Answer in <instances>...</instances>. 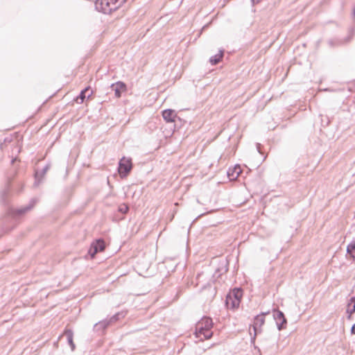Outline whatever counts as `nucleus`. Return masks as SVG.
I'll return each instance as SVG.
<instances>
[{
  "instance_id": "f257e3e1",
  "label": "nucleus",
  "mask_w": 355,
  "mask_h": 355,
  "mask_svg": "<svg viewBox=\"0 0 355 355\" xmlns=\"http://www.w3.org/2000/svg\"><path fill=\"white\" fill-rule=\"evenodd\" d=\"M213 327V322L211 318L209 317H203L196 326V337L202 338V336L206 340L209 339L213 333L211 331V328Z\"/></svg>"
},
{
  "instance_id": "f03ea898",
  "label": "nucleus",
  "mask_w": 355,
  "mask_h": 355,
  "mask_svg": "<svg viewBox=\"0 0 355 355\" xmlns=\"http://www.w3.org/2000/svg\"><path fill=\"white\" fill-rule=\"evenodd\" d=\"M268 313V312H262L254 318L253 324H252L254 335L251 336L250 343L254 345L255 349L257 348V346H255L256 336L261 332V327L265 322V315Z\"/></svg>"
},
{
  "instance_id": "7ed1b4c3",
  "label": "nucleus",
  "mask_w": 355,
  "mask_h": 355,
  "mask_svg": "<svg viewBox=\"0 0 355 355\" xmlns=\"http://www.w3.org/2000/svg\"><path fill=\"white\" fill-rule=\"evenodd\" d=\"M119 0H97L95 2V8L98 12L104 14L110 13L112 10L116 8V3ZM125 0H121V3L125 2Z\"/></svg>"
},
{
  "instance_id": "20e7f679",
  "label": "nucleus",
  "mask_w": 355,
  "mask_h": 355,
  "mask_svg": "<svg viewBox=\"0 0 355 355\" xmlns=\"http://www.w3.org/2000/svg\"><path fill=\"white\" fill-rule=\"evenodd\" d=\"M132 168V160L123 157L119 162L118 172L121 178L126 177Z\"/></svg>"
},
{
  "instance_id": "39448f33",
  "label": "nucleus",
  "mask_w": 355,
  "mask_h": 355,
  "mask_svg": "<svg viewBox=\"0 0 355 355\" xmlns=\"http://www.w3.org/2000/svg\"><path fill=\"white\" fill-rule=\"evenodd\" d=\"M273 318L275 320L278 330L281 331L286 328L287 320L282 311L279 310H274Z\"/></svg>"
},
{
  "instance_id": "423d86ee",
  "label": "nucleus",
  "mask_w": 355,
  "mask_h": 355,
  "mask_svg": "<svg viewBox=\"0 0 355 355\" xmlns=\"http://www.w3.org/2000/svg\"><path fill=\"white\" fill-rule=\"evenodd\" d=\"M105 248L104 241L103 239H97L91 244L88 253L93 258L98 252L104 250Z\"/></svg>"
},
{
  "instance_id": "0eeeda50",
  "label": "nucleus",
  "mask_w": 355,
  "mask_h": 355,
  "mask_svg": "<svg viewBox=\"0 0 355 355\" xmlns=\"http://www.w3.org/2000/svg\"><path fill=\"white\" fill-rule=\"evenodd\" d=\"M35 204V200L33 199L30 201V202L27 205L22 206L21 207L16 208V209H12L11 210V214L14 217L21 216L24 215V214H26V212H28V211H30L33 207Z\"/></svg>"
},
{
  "instance_id": "6e6552de",
  "label": "nucleus",
  "mask_w": 355,
  "mask_h": 355,
  "mask_svg": "<svg viewBox=\"0 0 355 355\" xmlns=\"http://www.w3.org/2000/svg\"><path fill=\"white\" fill-rule=\"evenodd\" d=\"M162 116L163 119L167 122V123H172L175 122L176 119H180V117H178L175 112V110L172 109H166L162 111Z\"/></svg>"
},
{
  "instance_id": "1a4fd4ad",
  "label": "nucleus",
  "mask_w": 355,
  "mask_h": 355,
  "mask_svg": "<svg viewBox=\"0 0 355 355\" xmlns=\"http://www.w3.org/2000/svg\"><path fill=\"white\" fill-rule=\"evenodd\" d=\"M111 88L114 92L116 97L120 98L122 92L127 89V86L123 82L117 81L111 85Z\"/></svg>"
},
{
  "instance_id": "9d476101",
  "label": "nucleus",
  "mask_w": 355,
  "mask_h": 355,
  "mask_svg": "<svg viewBox=\"0 0 355 355\" xmlns=\"http://www.w3.org/2000/svg\"><path fill=\"white\" fill-rule=\"evenodd\" d=\"M50 167H51V164L49 163V164H46L45 165V166L42 170L35 171V181L34 183L35 187L39 185V184L42 181V179L45 175L46 173L48 171V170L50 168Z\"/></svg>"
},
{
  "instance_id": "9b49d317",
  "label": "nucleus",
  "mask_w": 355,
  "mask_h": 355,
  "mask_svg": "<svg viewBox=\"0 0 355 355\" xmlns=\"http://www.w3.org/2000/svg\"><path fill=\"white\" fill-rule=\"evenodd\" d=\"M62 336H65L68 344L71 347V351H74L76 346L73 343V333L71 329H66Z\"/></svg>"
},
{
  "instance_id": "f8f14e48",
  "label": "nucleus",
  "mask_w": 355,
  "mask_h": 355,
  "mask_svg": "<svg viewBox=\"0 0 355 355\" xmlns=\"http://www.w3.org/2000/svg\"><path fill=\"white\" fill-rule=\"evenodd\" d=\"M241 173V170L239 166L236 165L234 168H229L227 171V176L230 180L236 179Z\"/></svg>"
},
{
  "instance_id": "ddd939ff",
  "label": "nucleus",
  "mask_w": 355,
  "mask_h": 355,
  "mask_svg": "<svg viewBox=\"0 0 355 355\" xmlns=\"http://www.w3.org/2000/svg\"><path fill=\"white\" fill-rule=\"evenodd\" d=\"M110 324V321L108 319H105L96 323L94 327V330L96 331H103Z\"/></svg>"
},
{
  "instance_id": "4468645a",
  "label": "nucleus",
  "mask_w": 355,
  "mask_h": 355,
  "mask_svg": "<svg viewBox=\"0 0 355 355\" xmlns=\"http://www.w3.org/2000/svg\"><path fill=\"white\" fill-rule=\"evenodd\" d=\"M225 303L228 307L232 309L236 308L239 306L240 301L235 300L231 295H227L225 300Z\"/></svg>"
},
{
  "instance_id": "2eb2a0df",
  "label": "nucleus",
  "mask_w": 355,
  "mask_h": 355,
  "mask_svg": "<svg viewBox=\"0 0 355 355\" xmlns=\"http://www.w3.org/2000/svg\"><path fill=\"white\" fill-rule=\"evenodd\" d=\"M90 87H87L84 89H83L80 94L77 96L76 101L78 102V100L80 99V103H83L86 97L89 98L92 94V92H90Z\"/></svg>"
},
{
  "instance_id": "dca6fc26",
  "label": "nucleus",
  "mask_w": 355,
  "mask_h": 355,
  "mask_svg": "<svg viewBox=\"0 0 355 355\" xmlns=\"http://www.w3.org/2000/svg\"><path fill=\"white\" fill-rule=\"evenodd\" d=\"M224 55V50H220L219 53L212 55L209 58V62L211 65H216L220 62Z\"/></svg>"
},
{
  "instance_id": "f3484780",
  "label": "nucleus",
  "mask_w": 355,
  "mask_h": 355,
  "mask_svg": "<svg viewBox=\"0 0 355 355\" xmlns=\"http://www.w3.org/2000/svg\"><path fill=\"white\" fill-rule=\"evenodd\" d=\"M347 253L350 257L355 260V241H352L348 244L347 246Z\"/></svg>"
},
{
  "instance_id": "a211bd4d",
  "label": "nucleus",
  "mask_w": 355,
  "mask_h": 355,
  "mask_svg": "<svg viewBox=\"0 0 355 355\" xmlns=\"http://www.w3.org/2000/svg\"><path fill=\"white\" fill-rule=\"evenodd\" d=\"M347 313L348 314V318H349L351 315L355 313V302L351 303L350 300H349L347 305Z\"/></svg>"
},
{
  "instance_id": "6ab92c4d",
  "label": "nucleus",
  "mask_w": 355,
  "mask_h": 355,
  "mask_svg": "<svg viewBox=\"0 0 355 355\" xmlns=\"http://www.w3.org/2000/svg\"><path fill=\"white\" fill-rule=\"evenodd\" d=\"M125 314L123 312H119L113 315L110 318L108 319L110 321V324L119 320L121 318H123Z\"/></svg>"
},
{
  "instance_id": "aec40b11",
  "label": "nucleus",
  "mask_w": 355,
  "mask_h": 355,
  "mask_svg": "<svg viewBox=\"0 0 355 355\" xmlns=\"http://www.w3.org/2000/svg\"><path fill=\"white\" fill-rule=\"evenodd\" d=\"M233 298L241 301L242 297V290L240 288H235L233 291Z\"/></svg>"
},
{
  "instance_id": "412c9836",
  "label": "nucleus",
  "mask_w": 355,
  "mask_h": 355,
  "mask_svg": "<svg viewBox=\"0 0 355 355\" xmlns=\"http://www.w3.org/2000/svg\"><path fill=\"white\" fill-rule=\"evenodd\" d=\"M129 210L128 206L123 203L119 206L118 211L123 214H126Z\"/></svg>"
},
{
  "instance_id": "4be33fe9",
  "label": "nucleus",
  "mask_w": 355,
  "mask_h": 355,
  "mask_svg": "<svg viewBox=\"0 0 355 355\" xmlns=\"http://www.w3.org/2000/svg\"><path fill=\"white\" fill-rule=\"evenodd\" d=\"M256 146H257V149L258 152H259L260 154H262V153H261V148H261V144H260L259 143H257V144H256Z\"/></svg>"
},
{
  "instance_id": "5701e85b",
  "label": "nucleus",
  "mask_w": 355,
  "mask_h": 355,
  "mask_svg": "<svg viewBox=\"0 0 355 355\" xmlns=\"http://www.w3.org/2000/svg\"><path fill=\"white\" fill-rule=\"evenodd\" d=\"M351 332L352 334H355V323L352 325L351 328Z\"/></svg>"
},
{
  "instance_id": "b1692460",
  "label": "nucleus",
  "mask_w": 355,
  "mask_h": 355,
  "mask_svg": "<svg viewBox=\"0 0 355 355\" xmlns=\"http://www.w3.org/2000/svg\"><path fill=\"white\" fill-rule=\"evenodd\" d=\"M219 272H220V270L219 269H216V272H215V274L214 275V277L215 275H218V277H219L221 275V273H219Z\"/></svg>"
},
{
  "instance_id": "393cba45",
  "label": "nucleus",
  "mask_w": 355,
  "mask_h": 355,
  "mask_svg": "<svg viewBox=\"0 0 355 355\" xmlns=\"http://www.w3.org/2000/svg\"><path fill=\"white\" fill-rule=\"evenodd\" d=\"M261 0H251L253 5L258 3L260 2Z\"/></svg>"
},
{
  "instance_id": "a878e982",
  "label": "nucleus",
  "mask_w": 355,
  "mask_h": 355,
  "mask_svg": "<svg viewBox=\"0 0 355 355\" xmlns=\"http://www.w3.org/2000/svg\"><path fill=\"white\" fill-rule=\"evenodd\" d=\"M349 300H350L351 303L354 302H355V296L352 297L349 299Z\"/></svg>"
},
{
  "instance_id": "bb28decb",
  "label": "nucleus",
  "mask_w": 355,
  "mask_h": 355,
  "mask_svg": "<svg viewBox=\"0 0 355 355\" xmlns=\"http://www.w3.org/2000/svg\"><path fill=\"white\" fill-rule=\"evenodd\" d=\"M353 14H354V17H355V8L354 9Z\"/></svg>"
},
{
  "instance_id": "cd10ccee",
  "label": "nucleus",
  "mask_w": 355,
  "mask_h": 355,
  "mask_svg": "<svg viewBox=\"0 0 355 355\" xmlns=\"http://www.w3.org/2000/svg\"><path fill=\"white\" fill-rule=\"evenodd\" d=\"M15 160V159H13L11 161L12 164H13V163H14Z\"/></svg>"
},
{
  "instance_id": "c85d7f7f",
  "label": "nucleus",
  "mask_w": 355,
  "mask_h": 355,
  "mask_svg": "<svg viewBox=\"0 0 355 355\" xmlns=\"http://www.w3.org/2000/svg\"><path fill=\"white\" fill-rule=\"evenodd\" d=\"M6 191H3V195L6 193Z\"/></svg>"
}]
</instances>
